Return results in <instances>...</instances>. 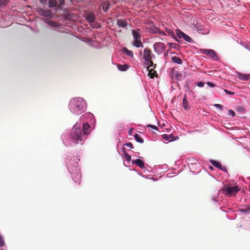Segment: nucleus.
Returning a JSON list of instances; mask_svg holds the SVG:
<instances>
[{
	"instance_id": "nucleus-25",
	"label": "nucleus",
	"mask_w": 250,
	"mask_h": 250,
	"mask_svg": "<svg viewBox=\"0 0 250 250\" xmlns=\"http://www.w3.org/2000/svg\"><path fill=\"white\" fill-rule=\"evenodd\" d=\"M183 39L186 41H187L188 42H193V40L190 37H189L188 35H187V34H185L184 35V37Z\"/></svg>"
},
{
	"instance_id": "nucleus-29",
	"label": "nucleus",
	"mask_w": 250,
	"mask_h": 250,
	"mask_svg": "<svg viewBox=\"0 0 250 250\" xmlns=\"http://www.w3.org/2000/svg\"><path fill=\"white\" fill-rule=\"evenodd\" d=\"M147 127H151V128L154 129V130H158V127H157L156 125H147Z\"/></svg>"
},
{
	"instance_id": "nucleus-38",
	"label": "nucleus",
	"mask_w": 250,
	"mask_h": 250,
	"mask_svg": "<svg viewBox=\"0 0 250 250\" xmlns=\"http://www.w3.org/2000/svg\"><path fill=\"white\" fill-rule=\"evenodd\" d=\"M125 146H128V147H130L131 148H132L133 146H132V144L131 143H127L126 144H125Z\"/></svg>"
},
{
	"instance_id": "nucleus-15",
	"label": "nucleus",
	"mask_w": 250,
	"mask_h": 250,
	"mask_svg": "<svg viewBox=\"0 0 250 250\" xmlns=\"http://www.w3.org/2000/svg\"><path fill=\"white\" fill-rule=\"evenodd\" d=\"M86 20L89 22H92L94 21L95 16L92 13H89L86 16Z\"/></svg>"
},
{
	"instance_id": "nucleus-32",
	"label": "nucleus",
	"mask_w": 250,
	"mask_h": 250,
	"mask_svg": "<svg viewBox=\"0 0 250 250\" xmlns=\"http://www.w3.org/2000/svg\"><path fill=\"white\" fill-rule=\"evenodd\" d=\"M224 91L228 94L230 95H233L234 94V92L230 91H229L227 89H224Z\"/></svg>"
},
{
	"instance_id": "nucleus-1",
	"label": "nucleus",
	"mask_w": 250,
	"mask_h": 250,
	"mask_svg": "<svg viewBox=\"0 0 250 250\" xmlns=\"http://www.w3.org/2000/svg\"><path fill=\"white\" fill-rule=\"evenodd\" d=\"M69 107L74 113L79 114L86 110V104L83 98H75L71 100Z\"/></svg>"
},
{
	"instance_id": "nucleus-42",
	"label": "nucleus",
	"mask_w": 250,
	"mask_h": 250,
	"mask_svg": "<svg viewBox=\"0 0 250 250\" xmlns=\"http://www.w3.org/2000/svg\"><path fill=\"white\" fill-rule=\"evenodd\" d=\"M132 129H130L129 131V134L131 135H132Z\"/></svg>"
},
{
	"instance_id": "nucleus-13",
	"label": "nucleus",
	"mask_w": 250,
	"mask_h": 250,
	"mask_svg": "<svg viewBox=\"0 0 250 250\" xmlns=\"http://www.w3.org/2000/svg\"><path fill=\"white\" fill-rule=\"evenodd\" d=\"M162 138L169 142L174 141V136L172 134H163L162 135Z\"/></svg>"
},
{
	"instance_id": "nucleus-26",
	"label": "nucleus",
	"mask_w": 250,
	"mask_h": 250,
	"mask_svg": "<svg viewBox=\"0 0 250 250\" xmlns=\"http://www.w3.org/2000/svg\"><path fill=\"white\" fill-rule=\"evenodd\" d=\"M109 3H105L103 5V9L104 11H106L108 8H109Z\"/></svg>"
},
{
	"instance_id": "nucleus-44",
	"label": "nucleus",
	"mask_w": 250,
	"mask_h": 250,
	"mask_svg": "<svg viewBox=\"0 0 250 250\" xmlns=\"http://www.w3.org/2000/svg\"><path fill=\"white\" fill-rule=\"evenodd\" d=\"M40 2H41L42 3H43V0H40Z\"/></svg>"
},
{
	"instance_id": "nucleus-14",
	"label": "nucleus",
	"mask_w": 250,
	"mask_h": 250,
	"mask_svg": "<svg viewBox=\"0 0 250 250\" xmlns=\"http://www.w3.org/2000/svg\"><path fill=\"white\" fill-rule=\"evenodd\" d=\"M132 163L136 164L140 168H143L145 165L144 163L143 162V161L140 159H137L135 161H133Z\"/></svg>"
},
{
	"instance_id": "nucleus-43",
	"label": "nucleus",
	"mask_w": 250,
	"mask_h": 250,
	"mask_svg": "<svg viewBox=\"0 0 250 250\" xmlns=\"http://www.w3.org/2000/svg\"><path fill=\"white\" fill-rule=\"evenodd\" d=\"M155 31L156 32H158L159 30V29L158 28H155Z\"/></svg>"
},
{
	"instance_id": "nucleus-4",
	"label": "nucleus",
	"mask_w": 250,
	"mask_h": 250,
	"mask_svg": "<svg viewBox=\"0 0 250 250\" xmlns=\"http://www.w3.org/2000/svg\"><path fill=\"white\" fill-rule=\"evenodd\" d=\"M239 190L237 186L232 187L230 184L224 185L220 190L222 193H225L229 197L235 196Z\"/></svg>"
},
{
	"instance_id": "nucleus-11",
	"label": "nucleus",
	"mask_w": 250,
	"mask_h": 250,
	"mask_svg": "<svg viewBox=\"0 0 250 250\" xmlns=\"http://www.w3.org/2000/svg\"><path fill=\"white\" fill-rule=\"evenodd\" d=\"M238 77L239 79L243 81H247L250 79V74H244L238 73Z\"/></svg>"
},
{
	"instance_id": "nucleus-10",
	"label": "nucleus",
	"mask_w": 250,
	"mask_h": 250,
	"mask_svg": "<svg viewBox=\"0 0 250 250\" xmlns=\"http://www.w3.org/2000/svg\"><path fill=\"white\" fill-rule=\"evenodd\" d=\"M90 125L87 123H85L83 125V131L84 135H87L90 133Z\"/></svg>"
},
{
	"instance_id": "nucleus-5",
	"label": "nucleus",
	"mask_w": 250,
	"mask_h": 250,
	"mask_svg": "<svg viewBox=\"0 0 250 250\" xmlns=\"http://www.w3.org/2000/svg\"><path fill=\"white\" fill-rule=\"evenodd\" d=\"M140 30H132L131 31L133 38L134 40L132 44L136 47H143V43L141 42V35L140 34Z\"/></svg>"
},
{
	"instance_id": "nucleus-37",
	"label": "nucleus",
	"mask_w": 250,
	"mask_h": 250,
	"mask_svg": "<svg viewBox=\"0 0 250 250\" xmlns=\"http://www.w3.org/2000/svg\"><path fill=\"white\" fill-rule=\"evenodd\" d=\"M229 115H231L232 117H234L235 115V112L232 110H229Z\"/></svg>"
},
{
	"instance_id": "nucleus-45",
	"label": "nucleus",
	"mask_w": 250,
	"mask_h": 250,
	"mask_svg": "<svg viewBox=\"0 0 250 250\" xmlns=\"http://www.w3.org/2000/svg\"><path fill=\"white\" fill-rule=\"evenodd\" d=\"M175 40H176L177 42H179V41L178 39H175Z\"/></svg>"
},
{
	"instance_id": "nucleus-2",
	"label": "nucleus",
	"mask_w": 250,
	"mask_h": 250,
	"mask_svg": "<svg viewBox=\"0 0 250 250\" xmlns=\"http://www.w3.org/2000/svg\"><path fill=\"white\" fill-rule=\"evenodd\" d=\"M70 136L73 143L75 144L83 143V139L80 126L74 125L70 131Z\"/></svg>"
},
{
	"instance_id": "nucleus-27",
	"label": "nucleus",
	"mask_w": 250,
	"mask_h": 250,
	"mask_svg": "<svg viewBox=\"0 0 250 250\" xmlns=\"http://www.w3.org/2000/svg\"><path fill=\"white\" fill-rule=\"evenodd\" d=\"M125 158L126 161L129 162L131 160V156L127 153H125Z\"/></svg>"
},
{
	"instance_id": "nucleus-31",
	"label": "nucleus",
	"mask_w": 250,
	"mask_h": 250,
	"mask_svg": "<svg viewBox=\"0 0 250 250\" xmlns=\"http://www.w3.org/2000/svg\"><path fill=\"white\" fill-rule=\"evenodd\" d=\"M214 106L217 108H218L220 110H222L223 108V106L220 104H216L214 105Z\"/></svg>"
},
{
	"instance_id": "nucleus-17",
	"label": "nucleus",
	"mask_w": 250,
	"mask_h": 250,
	"mask_svg": "<svg viewBox=\"0 0 250 250\" xmlns=\"http://www.w3.org/2000/svg\"><path fill=\"white\" fill-rule=\"evenodd\" d=\"M117 66H118V68L120 71H126L129 67L128 65L126 64H124L123 65L118 64Z\"/></svg>"
},
{
	"instance_id": "nucleus-22",
	"label": "nucleus",
	"mask_w": 250,
	"mask_h": 250,
	"mask_svg": "<svg viewBox=\"0 0 250 250\" xmlns=\"http://www.w3.org/2000/svg\"><path fill=\"white\" fill-rule=\"evenodd\" d=\"M134 137L137 142L140 143H144V140L140 137L139 134L136 133L134 134Z\"/></svg>"
},
{
	"instance_id": "nucleus-19",
	"label": "nucleus",
	"mask_w": 250,
	"mask_h": 250,
	"mask_svg": "<svg viewBox=\"0 0 250 250\" xmlns=\"http://www.w3.org/2000/svg\"><path fill=\"white\" fill-rule=\"evenodd\" d=\"M183 105L184 108L185 110H187L188 109V101L187 99V97L186 95H185L183 99Z\"/></svg>"
},
{
	"instance_id": "nucleus-6",
	"label": "nucleus",
	"mask_w": 250,
	"mask_h": 250,
	"mask_svg": "<svg viewBox=\"0 0 250 250\" xmlns=\"http://www.w3.org/2000/svg\"><path fill=\"white\" fill-rule=\"evenodd\" d=\"M201 52L214 60H218L219 59L215 51L212 49H202Z\"/></svg>"
},
{
	"instance_id": "nucleus-33",
	"label": "nucleus",
	"mask_w": 250,
	"mask_h": 250,
	"mask_svg": "<svg viewBox=\"0 0 250 250\" xmlns=\"http://www.w3.org/2000/svg\"><path fill=\"white\" fill-rule=\"evenodd\" d=\"M168 44L172 47H174L175 48H176L178 46V44L174 43H168Z\"/></svg>"
},
{
	"instance_id": "nucleus-18",
	"label": "nucleus",
	"mask_w": 250,
	"mask_h": 250,
	"mask_svg": "<svg viewBox=\"0 0 250 250\" xmlns=\"http://www.w3.org/2000/svg\"><path fill=\"white\" fill-rule=\"evenodd\" d=\"M171 60L173 62L176 63L181 64L182 63V60L179 57H176V56L173 57L171 58Z\"/></svg>"
},
{
	"instance_id": "nucleus-9",
	"label": "nucleus",
	"mask_w": 250,
	"mask_h": 250,
	"mask_svg": "<svg viewBox=\"0 0 250 250\" xmlns=\"http://www.w3.org/2000/svg\"><path fill=\"white\" fill-rule=\"evenodd\" d=\"M210 163L213 166H214L221 170H226V167H222V165L220 163H219L218 162H217L215 160H210Z\"/></svg>"
},
{
	"instance_id": "nucleus-35",
	"label": "nucleus",
	"mask_w": 250,
	"mask_h": 250,
	"mask_svg": "<svg viewBox=\"0 0 250 250\" xmlns=\"http://www.w3.org/2000/svg\"><path fill=\"white\" fill-rule=\"evenodd\" d=\"M240 211L245 213H249L250 212V209L249 208H245L241 209Z\"/></svg>"
},
{
	"instance_id": "nucleus-16",
	"label": "nucleus",
	"mask_w": 250,
	"mask_h": 250,
	"mask_svg": "<svg viewBox=\"0 0 250 250\" xmlns=\"http://www.w3.org/2000/svg\"><path fill=\"white\" fill-rule=\"evenodd\" d=\"M147 69L148 70V76L150 78L153 79L156 75V71L153 68L150 69V67Z\"/></svg>"
},
{
	"instance_id": "nucleus-21",
	"label": "nucleus",
	"mask_w": 250,
	"mask_h": 250,
	"mask_svg": "<svg viewBox=\"0 0 250 250\" xmlns=\"http://www.w3.org/2000/svg\"><path fill=\"white\" fill-rule=\"evenodd\" d=\"M176 34L179 38H184V35L186 34L181 30L178 29L176 30Z\"/></svg>"
},
{
	"instance_id": "nucleus-34",
	"label": "nucleus",
	"mask_w": 250,
	"mask_h": 250,
	"mask_svg": "<svg viewBox=\"0 0 250 250\" xmlns=\"http://www.w3.org/2000/svg\"><path fill=\"white\" fill-rule=\"evenodd\" d=\"M197 85L199 87H203L205 85V83L203 82H200L197 83Z\"/></svg>"
},
{
	"instance_id": "nucleus-8",
	"label": "nucleus",
	"mask_w": 250,
	"mask_h": 250,
	"mask_svg": "<svg viewBox=\"0 0 250 250\" xmlns=\"http://www.w3.org/2000/svg\"><path fill=\"white\" fill-rule=\"evenodd\" d=\"M39 13L41 16L45 17H50L53 14L51 11L50 10H45L41 9L39 10Z\"/></svg>"
},
{
	"instance_id": "nucleus-39",
	"label": "nucleus",
	"mask_w": 250,
	"mask_h": 250,
	"mask_svg": "<svg viewBox=\"0 0 250 250\" xmlns=\"http://www.w3.org/2000/svg\"><path fill=\"white\" fill-rule=\"evenodd\" d=\"M49 24H50L51 25L53 26H56L57 23L55 22H54V21H50V23Z\"/></svg>"
},
{
	"instance_id": "nucleus-24",
	"label": "nucleus",
	"mask_w": 250,
	"mask_h": 250,
	"mask_svg": "<svg viewBox=\"0 0 250 250\" xmlns=\"http://www.w3.org/2000/svg\"><path fill=\"white\" fill-rule=\"evenodd\" d=\"M9 2V0H0V7L5 6Z\"/></svg>"
},
{
	"instance_id": "nucleus-23",
	"label": "nucleus",
	"mask_w": 250,
	"mask_h": 250,
	"mask_svg": "<svg viewBox=\"0 0 250 250\" xmlns=\"http://www.w3.org/2000/svg\"><path fill=\"white\" fill-rule=\"evenodd\" d=\"M123 51L129 57H133V53L132 51L128 50L125 47L123 48Z\"/></svg>"
},
{
	"instance_id": "nucleus-12",
	"label": "nucleus",
	"mask_w": 250,
	"mask_h": 250,
	"mask_svg": "<svg viewBox=\"0 0 250 250\" xmlns=\"http://www.w3.org/2000/svg\"><path fill=\"white\" fill-rule=\"evenodd\" d=\"M117 24L120 27L125 28L126 27L127 23L125 20L119 19L117 21Z\"/></svg>"
},
{
	"instance_id": "nucleus-30",
	"label": "nucleus",
	"mask_w": 250,
	"mask_h": 250,
	"mask_svg": "<svg viewBox=\"0 0 250 250\" xmlns=\"http://www.w3.org/2000/svg\"><path fill=\"white\" fill-rule=\"evenodd\" d=\"M4 245V241L3 238L0 235V246L2 247Z\"/></svg>"
},
{
	"instance_id": "nucleus-41",
	"label": "nucleus",
	"mask_w": 250,
	"mask_h": 250,
	"mask_svg": "<svg viewBox=\"0 0 250 250\" xmlns=\"http://www.w3.org/2000/svg\"><path fill=\"white\" fill-rule=\"evenodd\" d=\"M159 32V33H160L161 35H165V34L164 32V31H161V30H160Z\"/></svg>"
},
{
	"instance_id": "nucleus-36",
	"label": "nucleus",
	"mask_w": 250,
	"mask_h": 250,
	"mask_svg": "<svg viewBox=\"0 0 250 250\" xmlns=\"http://www.w3.org/2000/svg\"><path fill=\"white\" fill-rule=\"evenodd\" d=\"M207 84L208 86H209L210 87H215V85L213 83H211V82H208L207 83Z\"/></svg>"
},
{
	"instance_id": "nucleus-40",
	"label": "nucleus",
	"mask_w": 250,
	"mask_h": 250,
	"mask_svg": "<svg viewBox=\"0 0 250 250\" xmlns=\"http://www.w3.org/2000/svg\"><path fill=\"white\" fill-rule=\"evenodd\" d=\"M65 3L64 0H59V4L60 5H64Z\"/></svg>"
},
{
	"instance_id": "nucleus-28",
	"label": "nucleus",
	"mask_w": 250,
	"mask_h": 250,
	"mask_svg": "<svg viewBox=\"0 0 250 250\" xmlns=\"http://www.w3.org/2000/svg\"><path fill=\"white\" fill-rule=\"evenodd\" d=\"M167 32L170 36H171V37L175 36V34L172 30L169 29L167 30Z\"/></svg>"
},
{
	"instance_id": "nucleus-7",
	"label": "nucleus",
	"mask_w": 250,
	"mask_h": 250,
	"mask_svg": "<svg viewBox=\"0 0 250 250\" xmlns=\"http://www.w3.org/2000/svg\"><path fill=\"white\" fill-rule=\"evenodd\" d=\"M154 50L158 54H161L165 49V45L161 42H156L153 45Z\"/></svg>"
},
{
	"instance_id": "nucleus-20",
	"label": "nucleus",
	"mask_w": 250,
	"mask_h": 250,
	"mask_svg": "<svg viewBox=\"0 0 250 250\" xmlns=\"http://www.w3.org/2000/svg\"><path fill=\"white\" fill-rule=\"evenodd\" d=\"M49 7L53 8L57 5V1L56 0H49Z\"/></svg>"
},
{
	"instance_id": "nucleus-3",
	"label": "nucleus",
	"mask_w": 250,
	"mask_h": 250,
	"mask_svg": "<svg viewBox=\"0 0 250 250\" xmlns=\"http://www.w3.org/2000/svg\"><path fill=\"white\" fill-rule=\"evenodd\" d=\"M153 58H155V56L152 54L151 50L148 48H145L143 59L146 62V64L148 65V69L151 66H153L154 68L156 67V64H154L152 61Z\"/></svg>"
}]
</instances>
